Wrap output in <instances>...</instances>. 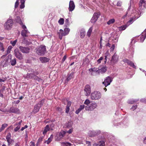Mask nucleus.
Wrapping results in <instances>:
<instances>
[{
    "instance_id": "f704fd0d",
    "label": "nucleus",
    "mask_w": 146,
    "mask_h": 146,
    "mask_svg": "<svg viewBox=\"0 0 146 146\" xmlns=\"http://www.w3.org/2000/svg\"><path fill=\"white\" fill-rule=\"evenodd\" d=\"M100 15V13H95L94 14L93 16L95 17V19L97 18V20L98 18L99 17Z\"/></svg>"
},
{
    "instance_id": "79ce46f5",
    "label": "nucleus",
    "mask_w": 146,
    "mask_h": 146,
    "mask_svg": "<svg viewBox=\"0 0 146 146\" xmlns=\"http://www.w3.org/2000/svg\"><path fill=\"white\" fill-rule=\"evenodd\" d=\"M123 62L125 63H127L128 64H129L131 61L127 58H125L123 60Z\"/></svg>"
},
{
    "instance_id": "39448f33",
    "label": "nucleus",
    "mask_w": 146,
    "mask_h": 146,
    "mask_svg": "<svg viewBox=\"0 0 146 146\" xmlns=\"http://www.w3.org/2000/svg\"><path fill=\"white\" fill-rule=\"evenodd\" d=\"M97 106V105L96 102H92L90 105H87L85 106V109L87 111H93L96 108Z\"/></svg>"
},
{
    "instance_id": "a19ab883",
    "label": "nucleus",
    "mask_w": 146,
    "mask_h": 146,
    "mask_svg": "<svg viewBox=\"0 0 146 146\" xmlns=\"http://www.w3.org/2000/svg\"><path fill=\"white\" fill-rule=\"evenodd\" d=\"M127 27V26L126 25H123L119 27V29L120 31L124 30L126 29Z\"/></svg>"
},
{
    "instance_id": "8fccbe9b",
    "label": "nucleus",
    "mask_w": 146,
    "mask_h": 146,
    "mask_svg": "<svg viewBox=\"0 0 146 146\" xmlns=\"http://www.w3.org/2000/svg\"><path fill=\"white\" fill-rule=\"evenodd\" d=\"M44 102V100H42L41 101L39 102L37 104V105H38V106H40V107L42 105L43 103Z\"/></svg>"
},
{
    "instance_id": "9b49d317",
    "label": "nucleus",
    "mask_w": 146,
    "mask_h": 146,
    "mask_svg": "<svg viewBox=\"0 0 146 146\" xmlns=\"http://www.w3.org/2000/svg\"><path fill=\"white\" fill-rule=\"evenodd\" d=\"M84 91L86 92L85 93L86 96H88L90 95L91 92V90L90 86L89 85H87L85 86Z\"/></svg>"
},
{
    "instance_id": "ddd939ff",
    "label": "nucleus",
    "mask_w": 146,
    "mask_h": 146,
    "mask_svg": "<svg viewBox=\"0 0 146 146\" xmlns=\"http://www.w3.org/2000/svg\"><path fill=\"white\" fill-rule=\"evenodd\" d=\"M66 133V132L64 131H62L58 133L57 135V137L58 140H60L65 135Z\"/></svg>"
},
{
    "instance_id": "6ab92c4d",
    "label": "nucleus",
    "mask_w": 146,
    "mask_h": 146,
    "mask_svg": "<svg viewBox=\"0 0 146 146\" xmlns=\"http://www.w3.org/2000/svg\"><path fill=\"white\" fill-rule=\"evenodd\" d=\"M35 76V75H34V74H33V73H27L25 77V78L30 79H34Z\"/></svg>"
},
{
    "instance_id": "c9c22d12",
    "label": "nucleus",
    "mask_w": 146,
    "mask_h": 146,
    "mask_svg": "<svg viewBox=\"0 0 146 146\" xmlns=\"http://www.w3.org/2000/svg\"><path fill=\"white\" fill-rule=\"evenodd\" d=\"M62 145L64 146H71V144L68 142H64L62 143Z\"/></svg>"
},
{
    "instance_id": "6e6552de",
    "label": "nucleus",
    "mask_w": 146,
    "mask_h": 146,
    "mask_svg": "<svg viewBox=\"0 0 146 146\" xmlns=\"http://www.w3.org/2000/svg\"><path fill=\"white\" fill-rule=\"evenodd\" d=\"M112 81V79L110 76L106 77L104 80V81L102 82V84L104 85L106 87L110 85Z\"/></svg>"
},
{
    "instance_id": "72a5a7b5",
    "label": "nucleus",
    "mask_w": 146,
    "mask_h": 146,
    "mask_svg": "<svg viewBox=\"0 0 146 146\" xmlns=\"http://www.w3.org/2000/svg\"><path fill=\"white\" fill-rule=\"evenodd\" d=\"M146 37V33L145 34V35H142L140 37V40L141 42H143L145 38Z\"/></svg>"
},
{
    "instance_id": "a18cd8bd",
    "label": "nucleus",
    "mask_w": 146,
    "mask_h": 146,
    "mask_svg": "<svg viewBox=\"0 0 146 146\" xmlns=\"http://www.w3.org/2000/svg\"><path fill=\"white\" fill-rule=\"evenodd\" d=\"M11 133H8L6 137V139L7 140V139H11Z\"/></svg>"
},
{
    "instance_id": "774afa93",
    "label": "nucleus",
    "mask_w": 146,
    "mask_h": 146,
    "mask_svg": "<svg viewBox=\"0 0 146 146\" xmlns=\"http://www.w3.org/2000/svg\"><path fill=\"white\" fill-rule=\"evenodd\" d=\"M140 101L141 102L146 103V98H144L143 99H142L140 100Z\"/></svg>"
},
{
    "instance_id": "dca6fc26",
    "label": "nucleus",
    "mask_w": 146,
    "mask_h": 146,
    "mask_svg": "<svg viewBox=\"0 0 146 146\" xmlns=\"http://www.w3.org/2000/svg\"><path fill=\"white\" fill-rule=\"evenodd\" d=\"M40 108V106L38 105H36L34 107V108L33 110V112L34 113H36L38 112Z\"/></svg>"
},
{
    "instance_id": "4be33fe9",
    "label": "nucleus",
    "mask_w": 146,
    "mask_h": 146,
    "mask_svg": "<svg viewBox=\"0 0 146 146\" xmlns=\"http://www.w3.org/2000/svg\"><path fill=\"white\" fill-rule=\"evenodd\" d=\"M9 63H10L11 65L12 66H15L16 64V58H14L13 59H10Z\"/></svg>"
},
{
    "instance_id": "412c9836",
    "label": "nucleus",
    "mask_w": 146,
    "mask_h": 146,
    "mask_svg": "<svg viewBox=\"0 0 146 146\" xmlns=\"http://www.w3.org/2000/svg\"><path fill=\"white\" fill-rule=\"evenodd\" d=\"M28 33L27 29L23 30L21 33V35L23 37H26L27 36V34Z\"/></svg>"
},
{
    "instance_id": "13d9d810",
    "label": "nucleus",
    "mask_w": 146,
    "mask_h": 146,
    "mask_svg": "<svg viewBox=\"0 0 146 146\" xmlns=\"http://www.w3.org/2000/svg\"><path fill=\"white\" fill-rule=\"evenodd\" d=\"M73 129L72 128L70 129L68 131H67L66 132L69 134H70L72 133V132L73 131Z\"/></svg>"
},
{
    "instance_id": "4d7b16f0",
    "label": "nucleus",
    "mask_w": 146,
    "mask_h": 146,
    "mask_svg": "<svg viewBox=\"0 0 146 146\" xmlns=\"http://www.w3.org/2000/svg\"><path fill=\"white\" fill-rule=\"evenodd\" d=\"M64 34L63 33H59V38L61 39L62 38V36H65V35H63Z\"/></svg>"
},
{
    "instance_id": "aec40b11",
    "label": "nucleus",
    "mask_w": 146,
    "mask_h": 146,
    "mask_svg": "<svg viewBox=\"0 0 146 146\" xmlns=\"http://www.w3.org/2000/svg\"><path fill=\"white\" fill-rule=\"evenodd\" d=\"M71 102L70 101L68 102L66 106V112L68 113L70 110V107L71 106Z\"/></svg>"
},
{
    "instance_id": "3c124183",
    "label": "nucleus",
    "mask_w": 146,
    "mask_h": 146,
    "mask_svg": "<svg viewBox=\"0 0 146 146\" xmlns=\"http://www.w3.org/2000/svg\"><path fill=\"white\" fill-rule=\"evenodd\" d=\"M0 49H1V50L3 51H4V48L3 47V44L2 43H1V42L0 43Z\"/></svg>"
},
{
    "instance_id": "58836bf2",
    "label": "nucleus",
    "mask_w": 146,
    "mask_h": 146,
    "mask_svg": "<svg viewBox=\"0 0 146 146\" xmlns=\"http://www.w3.org/2000/svg\"><path fill=\"white\" fill-rule=\"evenodd\" d=\"M12 48V47L11 46H9L8 47L7 51V54H6V55H5V56L7 54H9Z\"/></svg>"
},
{
    "instance_id": "052dcab7",
    "label": "nucleus",
    "mask_w": 146,
    "mask_h": 146,
    "mask_svg": "<svg viewBox=\"0 0 146 146\" xmlns=\"http://www.w3.org/2000/svg\"><path fill=\"white\" fill-rule=\"evenodd\" d=\"M85 33L84 32H81L80 33V36L81 38H84L85 36Z\"/></svg>"
},
{
    "instance_id": "680f3d73",
    "label": "nucleus",
    "mask_w": 146,
    "mask_h": 146,
    "mask_svg": "<svg viewBox=\"0 0 146 146\" xmlns=\"http://www.w3.org/2000/svg\"><path fill=\"white\" fill-rule=\"evenodd\" d=\"M115 48V45L114 44H112L110 48V50L111 51H113L114 49Z\"/></svg>"
},
{
    "instance_id": "5701e85b",
    "label": "nucleus",
    "mask_w": 146,
    "mask_h": 146,
    "mask_svg": "<svg viewBox=\"0 0 146 146\" xmlns=\"http://www.w3.org/2000/svg\"><path fill=\"white\" fill-rule=\"evenodd\" d=\"M50 128L49 125H46L44 131L42 133L43 135H45L47 132L49 131Z\"/></svg>"
},
{
    "instance_id": "423d86ee",
    "label": "nucleus",
    "mask_w": 146,
    "mask_h": 146,
    "mask_svg": "<svg viewBox=\"0 0 146 146\" xmlns=\"http://www.w3.org/2000/svg\"><path fill=\"white\" fill-rule=\"evenodd\" d=\"M14 54L15 56L20 60L23 59V56L22 54L20 52L17 48L15 49L14 51Z\"/></svg>"
},
{
    "instance_id": "a878e982",
    "label": "nucleus",
    "mask_w": 146,
    "mask_h": 146,
    "mask_svg": "<svg viewBox=\"0 0 146 146\" xmlns=\"http://www.w3.org/2000/svg\"><path fill=\"white\" fill-rule=\"evenodd\" d=\"M70 31V29L69 28H66L64 29V33H63L64 35H68L69 31Z\"/></svg>"
},
{
    "instance_id": "a211bd4d",
    "label": "nucleus",
    "mask_w": 146,
    "mask_h": 146,
    "mask_svg": "<svg viewBox=\"0 0 146 146\" xmlns=\"http://www.w3.org/2000/svg\"><path fill=\"white\" fill-rule=\"evenodd\" d=\"M41 62L45 63L49 61V59L45 57H41L39 58Z\"/></svg>"
},
{
    "instance_id": "0e129e2a",
    "label": "nucleus",
    "mask_w": 146,
    "mask_h": 146,
    "mask_svg": "<svg viewBox=\"0 0 146 146\" xmlns=\"http://www.w3.org/2000/svg\"><path fill=\"white\" fill-rule=\"evenodd\" d=\"M94 72H99V68H94Z\"/></svg>"
},
{
    "instance_id": "6e6d98bb",
    "label": "nucleus",
    "mask_w": 146,
    "mask_h": 146,
    "mask_svg": "<svg viewBox=\"0 0 146 146\" xmlns=\"http://www.w3.org/2000/svg\"><path fill=\"white\" fill-rule=\"evenodd\" d=\"M20 128V126L18 125L17 127H16L14 129V130L15 132H17L18 131V130Z\"/></svg>"
},
{
    "instance_id": "de8ad7c7",
    "label": "nucleus",
    "mask_w": 146,
    "mask_h": 146,
    "mask_svg": "<svg viewBox=\"0 0 146 146\" xmlns=\"http://www.w3.org/2000/svg\"><path fill=\"white\" fill-rule=\"evenodd\" d=\"M129 65L130 66H131L135 68H136V66H135L134 63L131 61L130 63H129Z\"/></svg>"
},
{
    "instance_id": "7ed1b4c3",
    "label": "nucleus",
    "mask_w": 146,
    "mask_h": 146,
    "mask_svg": "<svg viewBox=\"0 0 146 146\" xmlns=\"http://www.w3.org/2000/svg\"><path fill=\"white\" fill-rule=\"evenodd\" d=\"M102 96V95L100 92L99 91H95L92 93L91 98L92 100H98Z\"/></svg>"
},
{
    "instance_id": "37998d69",
    "label": "nucleus",
    "mask_w": 146,
    "mask_h": 146,
    "mask_svg": "<svg viewBox=\"0 0 146 146\" xmlns=\"http://www.w3.org/2000/svg\"><path fill=\"white\" fill-rule=\"evenodd\" d=\"M17 42V40H15L13 41H11L10 42L11 44H12V46H14L16 44V43Z\"/></svg>"
},
{
    "instance_id": "2eb2a0df",
    "label": "nucleus",
    "mask_w": 146,
    "mask_h": 146,
    "mask_svg": "<svg viewBox=\"0 0 146 146\" xmlns=\"http://www.w3.org/2000/svg\"><path fill=\"white\" fill-rule=\"evenodd\" d=\"M9 111L10 113H18L19 112V111L17 108L11 107L10 108Z\"/></svg>"
},
{
    "instance_id": "f3484780",
    "label": "nucleus",
    "mask_w": 146,
    "mask_h": 146,
    "mask_svg": "<svg viewBox=\"0 0 146 146\" xmlns=\"http://www.w3.org/2000/svg\"><path fill=\"white\" fill-rule=\"evenodd\" d=\"M73 124V122L72 121L70 120L66 123L65 126L66 128H69L72 127Z\"/></svg>"
},
{
    "instance_id": "5fc2aeb1",
    "label": "nucleus",
    "mask_w": 146,
    "mask_h": 146,
    "mask_svg": "<svg viewBox=\"0 0 146 146\" xmlns=\"http://www.w3.org/2000/svg\"><path fill=\"white\" fill-rule=\"evenodd\" d=\"M103 58V57H101L100 58L97 60V62L98 64H100L101 62V61L102 60Z\"/></svg>"
},
{
    "instance_id": "4468645a",
    "label": "nucleus",
    "mask_w": 146,
    "mask_h": 146,
    "mask_svg": "<svg viewBox=\"0 0 146 146\" xmlns=\"http://www.w3.org/2000/svg\"><path fill=\"white\" fill-rule=\"evenodd\" d=\"M74 77V75L73 72H72L70 74H69L67 75V77L66 80L65 81V82L67 83L69 81L73 78Z\"/></svg>"
},
{
    "instance_id": "7c9ffc66",
    "label": "nucleus",
    "mask_w": 146,
    "mask_h": 146,
    "mask_svg": "<svg viewBox=\"0 0 146 146\" xmlns=\"http://www.w3.org/2000/svg\"><path fill=\"white\" fill-rule=\"evenodd\" d=\"M8 126V124L6 123H4L2 125L0 129V132L3 130L4 129Z\"/></svg>"
},
{
    "instance_id": "c03bdc74",
    "label": "nucleus",
    "mask_w": 146,
    "mask_h": 146,
    "mask_svg": "<svg viewBox=\"0 0 146 146\" xmlns=\"http://www.w3.org/2000/svg\"><path fill=\"white\" fill-rule=\"evenodd\" d=\"M97 20V18L95 19V17L93 16L91 20V21L92 23H94Z\"/></svg>"
},
{
    "instance_id": "864d4df0",
    "label": "nucleus",
    "mask_w": 146,
    "mask_h": 146,
    "mask_svg": "<svg viewBox=\"0 0 146 146\" xmlns=\"http://www.w3.org/2000/svg\"><path fill=\"white\" fill-rule=\"evenodd\" d=\"M4 90V89H1L0 91V97H1L2 98H3L4 96H3V94L1 93V92H3V91Z\"/></svg>"
},
{
    "instance_id": "603ef678",
    "label": "nucleus",
    "mask_w": 146,
    "mask_h": 146,
    "mask_svg": "<svg viewBox=\"0 0 146 146\" xmlns=\"http://www.w3.org/2000/svg\"><path fill=\"white\" fill-rule=\"evenodd\" d=\"M19 1L18 0H17L16 1L15 3V8H17L18 7V5L19 4Z\"/></svg>"
},
{
    "instance_id": "2f4dec72",
    "label": "nucleus",
    "mask_w": 146,
    "mask_h": 146,
    "mask_svg": "<svg viewBox=\"0 0 146 146\" xmlns=\"http://www.w3.org/2000/svg\"><path fill=\"white\" fill-rule=\"evenodd\" d=\"M25 1V0H21V4L20 6V8L23 9L25 7L24 5Z\"/></svg>"
},
{
    "instance_id": "f257e3e1",
    "label": "nucleus",
    "mask_w": 146,
    "mask_h": 146,
    "mask_svg": "<svg viewBox=\"0 0 146 146\" xmlns=\"http://www.w3.org/2000/svg\"><path fill=\"white\" fill-rule=\"evenodd\" d=\"M12 55L11 54L9 55L7 57L5 55H3L1 57L3 59L1 61V65L3 67H5L8 66L9 63L10 59L11 58Z\"/></svg>"
},
{
    "instance_id": "393cba45",
    "label": "nucleus",
    "mask_w": 146,
    "mask_h": 146,
    "mask_svg": "<svg viewBox=\"0 0 146 146\" xmlns=\"http://www.w3.org/2000/svg\"><path fill=\"white\" fill-rule=\"evenodd\" d=\"M145 0H140L139 5L140 6H141L143 4V7H145V5H146V2H145Z\"/></svg>"
},
{
    "instance_id": "f03ea898",
    "label": "nucleus",
    "mask_w": 146,
    "mask_h": 146,
    "mask_svg": "<svg viewBox=\"0 0 146 146\" xmlns=\"http://www.w3.org/2000/svg\"><path fill=\"white\" fill-rule=\"evenodd\" d=\"M36 53L39 55H43L46 52V46L44 45L38 46L36 48Z\"/></svg>"
},
{
    "instance_id": "9d476101",
    "label": "nucleus",
    "mask_w": 146,
    "mask_h": 146,
    "mask_svg": "<svg viewBox=\"0 0 146 146\" xmlns=\"http://www.w3.org/2000/svg\"><path fill=\"white\" fill-rule=\"evenodd\" d=\"M118 56L116 53H115L112 56L111 60V64H114L118 61Z\"/></svg>"
},
{
    "instance_id": "b1692460",
    "label": "nucleus",
    "mask_w": 146,
    "mask_h": 146,
    "mask_svg": "<svg viewBox=\"0 0 146 146\" xmlns=\"http://www.w3.org/2000/svg\"><path fill=\"white\" fill-rule=\"evenodd\" d=\"M139 100V99L129 100L128 101V102L129 104H133L135 102H137Z\"/></svg>"
},
{
    "instance_id": "0eeeda50",
    "label": "nucleus",
    "mask_w": 146,
    "mask_h": 146,
    "mask_svg": "<svg viewBox=\"0 0 146 146\" xmlns=\"http://www.w3.org/2000/svg\"><path fill=\"white\" fill-rule=\"evenodd\" d=\"M101 133V131L99 130L96 131H90L88 133V135L90 137H93L98 135Z\"/></svg>"
},
{
    "instance_id": "f8f14e48",
    "label": "nucleus",
    "mask_w": 146,
    "mask_h": 146,
    "mask_svg": "<svg viewBox=\"0 0 146 146\" xmlns=\"http://www.w3.org/2000/svg\"><path fill=\"white\" fill-rule=\"evenodd\" d=\"M75 8V5L73 1H70L69 3V10L72 11H73Z\"/></svg>"
},
{
    "instance_id": "4c0bfd02",
    "label": "nucleus",
    "mask_w": 146,
    "mask_h": 146,
    "mask_svg": "<svg viewBox=\"0 0 146 146\" xmlns=\"http://www.w3.org/2000/svg\"><path fill=\"white\" fill-rule=\"evenodd\" d=\"M105 142L104 141H100L98 143V146H104L105 145Z\"/></svg>"
},
{
    "instance_id": "cd10ccee",
    "label": "nucleus",
    "mask_w": 146,
    "mask_h": 146,
    "mask_svg": "<svg viewBox=\"0 0 146 146\" xmlns=\"http://www.w3.org/2000/svg\"><path fill=\"white\" fill-rule=\"evenodd\" d=\"M7 141L8 142V146H10L11 144H12L14 142V140L11 139H7Z\"/></svg>"
},
{
    "instance_id": "e433bc0d",
    "label": "nucleus",
    "mask_w": 146,
    "mask_h": 146,
    "mask_svg": "<svg viewBox=\"0 0 146 146\" xmlns=\"http://www.w3.org/2000/svg\"><path fill=\"white\" fill-rule=\"evenodd\" d=\"M115 20L114 19H112L110 20L107 23L108 24L110 25L114 22Z\"/></svg>"
},
{
    "instance_id": "ea45409f",
    "label": "nucleus",
    "mask_w": 146,
    "mask_h": 146,
    "mask_svg": "<svg viewBox=\"0 0 146 146\" xmlns=\"http://www.w3.org/2000/svg\"><path fill=\"white\" fill-rule=\"evenodd\" d=\"M58 23L60 25L63 24L64 23V19L63 18H60L59 20Z\"/></svg>"
},
{
    "instance_id": "338daca9",
    "label": "nucleus",
    "mask_w": 146,
    "mask_h": 146,
    "mask_svg": "<svg viewBox=\"0 0 146 146\" xmlns=\"http://www.w3.org/2000/svg\"><path fill=\"white\" fill-rule=\"evenodd\" d=\"M81 110H82L80 108H79L76 111L75 113L77 114H78Z\"/></svg>"
},
{
    "instance_id": "c85d7f7f",
    "label": "nucleus",
    "mask_w": 146,
    "mask_h": 146,
    "mask_svg": "<svg viewBox=\"0 0 146 146\" xmlns=\"http://www.w3.org/2000/svg\"><path fill=\"white\" fill-rule=\"evenodd\" d=\"M107 70L106 67H103L101 69L99 68V72L103 73L106 72Z\"/></svg>"
},
{
    "instance_id": "473e14b6",
    "label": "nucleus",
    "mask_w": 146,
    "mask_h": 146,
    "mask_svg": "<svg viewBox=\"0 0 146 146\" xmlns=\"http://www.w3.org/2000/svg\"><path fill=\"white\" fill-rule=\"evenodd\" d=\"M52 138L53 136L52 135H51L50 137L48 138V140L45 141V143H46L47 144H49L52 141Z\"/></svg>"
},
{
    "instance_id": "bb28decb",
    "label": "nucleus",
    "mask_w": 146,
    "mask_h": 146,
    "mask_svg": "<svg viewBox=\"0 0 146 146\" xmlns=\"http://www.w3.org/2000/svg\"><path fill=\"white\" fill-rule=\"evenodd\" d=\"M92 29H93L92 27H91L89 28V30H88V31L87 32V35L88 36L90 37V36L91 35V33H92Z\"/></svg>"
},
{
    "instance_id": "09e8293b",
    "label": "nucleus",
    "mask_w": 146,
    "mask_h": 146,
    "mask_svg": "<svg viewBox=\"0 0 146 146\" xmlns=\"http://www.w3.org/2000/svg\"><path fill=\"white\" fill-rule=\"evenodd\" d=\"M90 101L88 99H86L85 101L84 104L88 105L89 104H90Z\"/></svg>"
},
{
    "instance_id": "c756f323",
    "label": "nucleus",
    "mask_w": 146,
    "mask_h": 146,
    "mask_svg": "<svg viewBox=\"0 0 146 146\" xmlns=\"http://www.w3.org/2000/svg\"><path fill=\"white\" fill-rule=\"evenodd\" d=\"M16 20L17 22L19 23L20 25L22 24V22L19 17L17 16L16 19Z\"/></svg>"
},
{
    "instance_id": "1a4fd4ad",
    "label": "nucleus",
    "mask_w": 146,
    "mask_h": 146,
    "mask_svg": "<svg viewBox=\"0 0 146 146\" xmlns=\"http://www.w3.org/2000/svg\"><path fill=\"white\" fill-rule=\"evenodd\" d=\"M19 48L21 51L23 53H28L29 52L30 48L28 47L20 46Z\"/></svg>"
},
{
    "instance_id": "e2e57ef3",
    "label": "nucleus",
    "mask_w": 146,
    "mask_h": 146,
    "mask_svg": "<svg viewBox=\"0 0 146 146\" xmlns=\"http://www.w3.org/2000/svg\"><path fill=\"white\" fill-rule=\"evenodd\" d=\"M43 139V138L42 137H40L38 139V140L37 141V143H39L42 141Z\"/></svg>"
},
{
    "instance_id": "49530a36",
    "label": "nucleus",
    "mask_w": 146,
    "mask_h": 146,
    "mask_svg": "<svg viewBox=\"0 0 146 146\" xmlns=\"http://www.w3.org/2000/svg\"><path fill=\"white\" fill-rule=\"evenodd\" d=\"M34 79L36 80H37L39 82L41 81L42 80L41 78H39L38 77L36 76H35Z\"/></svg>"
},
{
    "instance_id": "20e7f679",
    "label": "nucleus",
    "mask_w": 146,
    "mask_h": 146,
    "mask_svg": "<svg viewBox=\"0 0 146 146\" xmlns=\"http://www.w3.org/2000/svg\"><path fill=\"white\" fill-rule=\"evenodd\" d=\"M13 22L11 19H8L4 25L5 29L9 30L11 29L13 25Z\"/></svg>"
},
{
    "instance_id": "69168bd1",
    "label": "nucleus",
    "mask_w": 146,
    "mask_h": 146,
    "mask_svg": "<svg viewBox=\"0 0 146 146\" xmlns=\"http://www.w3.org/2000/svg\"><path fill=\"white\" fill-rule=\"evenodd\" d=\"M85 105H80L79 108H80L81 110H82L84 108H85Z\"/></svg>"
},
{
    "instance_id": "bf43d9fd",
    "label": "nucleus",
    "mask_w": 146,
    "mask_h": 146,
    "mask_svg": "<svg viewBox=\"0 0 146 146\" xmlns=\"http://www.w3.org/2000/svg\"><path fill=\"white\" fill-rule=\"evenodd\" d=\"M137 106V105H133L131 108V109L133 110H134L136 109Z\"/></svg>"
}]
</instances>
